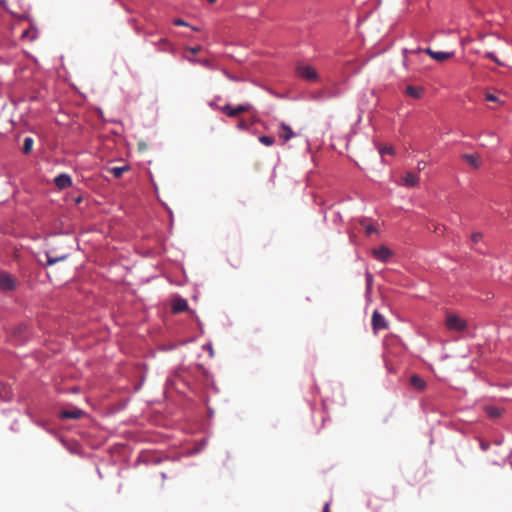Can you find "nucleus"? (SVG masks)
Returning a JSON list of instances; mask_svg holds the SVG:
<instances>
[{
    "instance_id": "obj_1",
    "label": "nucleus",
    "mask_w": 512,
    "mask_h": 512,
    "mask_svg": "<svg viewBox=\"0 0 512 512\" xmlns=\"http://www.w3.org/2000/svg\"><path fill=\"white\" fill-rule=\"evenodd\" d=\"M445 325L447 329L458 332L464 331L467 328L466 320L453 313L446 314Z\"/></svg>"
},
{
    "instance_id": "obj_2",
    "label": "nucleus",
    "mask_w": 512,
    "mask_h": 512,
    "mask_svg": "<svg viewBox=\"0 0 512 512\" xmlns=\"http://www.w3.org/2000/svg\"><path fill=\"white\" fill-rule=\"evenodd\" d=\"M296 74L300 78L310 82H315L319 79L316 69L308 64H298L296 67Z\"/></svg>"
},
{
    "instance_id": "obj_3",
    "label": "nucleus",
    "mask_w": 512,
    "mask_h": 512,
    "mask_svg": "<svg viewBox=\"0 0 512 512\" xmlns=\"http://www.w3.org/2000/svg\"><path fill=\"white\" fill-rule=\"evenodd\" d=\"M252 109V105L249 103L239 104L235 107L230 104H226L221 108V111L230 118L238 117L241 113L249 112Z\"/></svg>"
},
{
    "instance_id": "obj_4",
    "label": "nucleus",
    "mask_w": 512,
    "mask_h": 512,
    "mask_svg": "<svg viewBox=\"0 0 512 512\" xmlns=\"http://www.w3.org/2000/svg\"><path fill=\"white\" fill-rule=\"evenodd\" d=\"M16 280L6 272H0V289L3 291H10L15 289Z\"/></svg>"
},
{
    "instance_id": "obj_5",
    "label": "nucleus",
    "mask_w": 512,
    "mask_h": 512,
    "mask_svg": "<svg viewBox=\"0 0 512 512\" xmlns=\"http://www.w3.org/2000/svg\"><path fill=\"white\" fill-rule=\"evenodd\" d=\"M461 159L474 169H479L482 165L481 157L477 153H464L461 155Z\"/></svg>"
},
{
    "instance_id": "obj_6",
    "label": "nucleus",
    "mask_w": 512,
    "mask_h": 512,
    "mask_svg": "<svg viewBox=\"0 0 512 512\" xmlns=\"http://www.w3.org/2000/svg\"><path fill=\"white\" fill-rule=\"evenodd\" d=\"M372 327L375 331L383 330L388 327L384 316L380 314L378 311H374L372 315Z\"/></svg>"
},
{
    "instance_id": "obj_7",
    "label": "nucleus",
    "mask_w": 512,
    "mask_h": 512,
    "mask_svg": "<svg viewBox=\"0 0 512 512\" xmlns=\"http://www.w3.org/2000/svg\"><path fill=\"white\" fill-rule=\"evenodd\" d=\"M425 52L438 62H443L454 55V52H436L430 48L425 49Z\"/></svg>"
},
{
    "instance_id": "obj_8",
    "label": "nucleus",
    "mask_w": 512,
    "mask_h": 512,
    "mask_svg": "<svg viewBox=\"0 0 512 512\" xmlns=\"http://www.w3.org/2000/svg\"><path fill=\"white\" fill-rule=\"evenodd\" d=\"M373 255L376 259H378L382 262H387L389 260V258L391 257L392 252L390 251L389 248H387L385 246H381V247L373 250Z\"/></svg>"
},
{
    "instance_id": "obj_9",
    "label": "nucleus",
    "mask_w": 512,
    "mask_h": 512,
    "mask_svg": "<svg viewBox=\"0 0 512 512\" xmlns=\"http://www.w3.org/2000/svg\"><path fill=\"white\" fill-rule=\"evenodd\" d=\"M54 182L59 189H66L72 185L71 177L67 174L58 175Z\"/></svg>"
},
{
    "instance_id": "obj_10",
    "label": "nucleus",
    "mask_w": 512,
    "mask_h": 512,
    "mask_svg": "<svg viewBox=\"0 0 512 512\" xmlns=\"http://www.w3.org/2000/svg\"><path fill=\"white\" fill-rule=\"evenodd\" d=\"M84 415V412L79 408H73L72 410H62L60 416L62 419H80Z\"/></svg>"
},
{
    "instance_id": "obj_11",
    "label": "nucleus",
    "mask_w": 512,
    "mask_h": 512,
    "mask_svg": "<svg viewBox=\"0 0 512 512\" xmlns=\"http://www.w3.org/2000/svg\"><path fill=\"white\" fill-rule=\"evenodd\" d=\"M188 309V303L183 298H176L172 302V312L173 313H181Z\"/></svg>"
},
{
    "instance_id": "obj_12",
    "label": "nucleus",
    "mask_w": 512,
    "mask_h": 512,
    "mask_svg": "<svg viewBox=\"0 0 512 512\" xmlns=\"http://www.w3.org/2000/svg\"><path fill=\"white\" fill-rule=\"evenodd\" d=\"M423 92H424V89L422 87L412 86V85H408L405 90V93L414 99L421 98L423 95Z\"/></svg>"
},
{
    "instance_id": "obj_13",
    "label": "nucleus",
    "mask_w": 512,
    "mask_h": 512,
    "mask_svg": "<svg viewBox=\"0 0 512 512\" xmlns=\"http://www.w3.org/2000/svg\"><path fill=\"white\" fill-rule=\"evenodd\" d=\"M419 178L415 173L407 172L403 177V185L407 187H415L418 185Z\"/></svg>"
},
{
    "instance_id": "obj_14",
    "label": "nucleus",
    "mask_w": 512,
    "mask_h": 512,
    "mask_svg": "<svg viewBox=\"0 0 512 512\" xmlns=\"http://www.w3.org/2000/svg\"><path fill=\"white\" fill-rule=\"evenodd\" d=\"M410 385L418 391H423L426 388V382L416 374L410 377Z\"/></svg>"
},
{
    "instance_id": "obj_15",
    "label": "nucleus",
    "mask_w": 512,
    "mask_h": 512,
    "mask_svg": "<svg viewBox=\"0 0 512 512\" xmlns=\"http://www.w3.org/2000/svg\"><path fill=\"white\" fill-rule=\"evenodd\" d=\"M281 131L279 132V137L284 141H289L293 136L294 133L290 126L286 125L285 123L281 124Z\"/></svg>"
},
{
    "instance_id": "obj_16",
    "label": "nucleus",
    "mask_w": 512,
    "mask_h": 512,
    "mask_svg": "<svg viewBox=\"0 0 512 512\" xmlns=\"http://www.w3.org/2000/svg\"><path fill=\"white\" fill-rule=\"evenodd\" d=\"M47 257V265H53L59 261H63L67 258L66 254L60 255V256H52L50 253H46Z\"/></svg>"
},
{
    "instance_id": "obj_17",
    "label": "nucleus",
    "mask_w": 512,
    "mask_h": 512,
    "mask_svg": "<svg viewBox=\"0 0 512 512\" xmlns=\"http://www.w3.org/2000/svg\"><path fill=\"white\" fill-rule=\"evenodd\" d=\"M128 169V166L112 167L109 171L115 178H120L125 171H128Z\"/></svg>"
},
{
    "instance_id": "obj_18",
    "label": "nucleus",
    "mask_w": 512,
    "mask_h": 512,
    "mask_svg": "<svg viewBox=\"0 0 512 512\" xmlns=\"http://www.w3.org/2000/svg\"><path fill=\"white\" fill-rule=\"evenodd\" d=\"M159 45H161L160 50L165 52H172L173 46L172 44L165 38L160 39Z\"/></svg>"
},
{
    "instance_id": "obj_19",
    "label": "nucleus",
    "mask_w": 512,
    "mask_h": 512,
    "mask_svg": "<svg viewBox=\"0 0 512 512\" xmlns=\"http://www.w3.org/2000/svg\"><path fill=\"white\" fill-rule=\"evenodd\" d=\"M33 143H34V141L31 137H26L24 139V143H23V153H25V154L30 153L33 148Z\"/></svg>"
},
{
    "instance_id": "obj_20",
    "label": "nucleus",
    "mask_w": 512,
    "mask_h": 512,
    "mask_svg": "<svg viewBox=\"0 0 512 512\" xmlns=\"http://www.w3.org/2000/svg\"><path fill=\"white\" fill-rule=\"evenodd\" d=\"M259 141L265 146H272L275 143V139L273 137L266 135L260 136Z\"/></svg>"
},
{
    "instance_id": "obj_21",
    "label": "nucleus",
    "mask_w": 512,
    "mask_h": 512,
    "mask_svg": "<svg viewBox=\"0 0 512 512\" xmlns=\"http://www.w3.org/2000/svg\"><path fill=\"white\" fill-rule=\"evenodd\" d=\"M379 152L381 155H385V154L393 155L394 148H393V146H383V147H380Z\"/></svg>"
},
{
    "instance_id": "obj_22",
    "label": "nucleus",
    "mask_w": 512,
    "mask_h": 512,
    "mask_svg": "<svg viewBox=\"0 0 512 512\" xmlns=\"http://www.w3.org/2000/svg\"><path fill=\"white\" fill-rule=\"evenodd\" d=\"M483 235L481 232H475L471 235V240L473 243H478L482 239Z\"/></svg>"
},
{
    "instance_id": "obj_23",
    "label": "nucleus",
    "mask_w": 512,
    "mask_h": 512,
    "mask_svg": "<svg viewBox=\"0 0 512 512\" xmlns=\"http://www.w3.org/2000/svg\"><path fill=\"white\" fill-rule=\"evenodd\" d=\"M198 64L204 66V67H207V68H212V63L210 60L208 59H199L198 60Z\"/></svg>"
},
{
    "instance_id": "obj_24",
    "label": "nucleus",
    "mask_w": 512,
    "mask_h": 512,
    "mask_svg": "<svg viewBox=\"0 0 512 512\" xmlns=\"http://www.w3.org/2000/svg\"><path fill=\"white\" fill-rule=\"evenodd\" d=\"M485 57H487V58L491 59L492 61L496 62V63H497V64H499V65H502V63L498 60V58H497V57L495 56V54H494V53H492V52H487V53L485 54Z\"/></svg>"
},
{
    "instance_id": "obj_25",
    "label": "nucleus",
    "mask_w": 512,
    "mask_h": 512,
    "mask_svg": "<svg viewBox=\"0 0 512 512\" xmlns=\"http://www.w3.org/2000/svg\"><path fill=\"white\" fill-rule=\"evenodd\" d=\"M365 232L368 236H370L372 233L376 232V229L373 225L367 224L365 225Z\"/></svg>"
},
{
    "instance_id": "obj_26",
    "label": "nucleus",
    "mask_w": 512,
    "mask_h": 512,
    "mask_svg": "<svg viewBox=\"0 0 512 512\" xmlns=\"http://www.w3.org/2000/svg\"><path fill=\"white\" fill-rule=\"evenodd\" d=\"M187 50L192 53L193 55L199 53L202 50V47L200 45L195 47H188Z\"/></svg>"
},
{
    "instance_id": "obj_27",
    "label": "nucleus",
    "mask_w": 512,
    "mask_h": 512,
    "mask_svg": "<svg viewBox=\"0 0 512 512\" xmlns=\"http://www.w3.org/2000/svg\"><path fill=\"white\" fill-rule=\"evenodd\" d=\"M485 99L487 101H491V102H498L499 101V99L494 94H491V93H486L485 94Z\"/></svg>"
},
{
    "instance_id": "obj_28",
    "label": "nucleus",
    "mask_w": 512,
    "mask_h": 512,
    "mask_svg": "<svg viewBox=\"0 0 512 512\" xmlns=\"http://www.w3.org/2000/svg\"><path fill=\"white\" fill-rule=\"evenodd\" d=\"M173 23H174V25H176V26H189V25H188V23H187L186 21H184L183 19H180V18L175 19V20L173 21Z\"/></svg>"
},
{
    "instance_id": "obj_29",
    "label": "nucleus",
    "mask_w": 512,
    "mask_h": 512,
    "mask_svg": "<svg viewBox=\"0 0 512 512\" xmlns=\"http://www.w3.org/2000/svg\"><path fill=\"white\" fill-rule=\"evenodd\" d=\"M237 126L239 129H242V130H245L248 128V124L245 120H240Z\"/></svg>"
},
{
    "instance_id": "obj_30",
    "label": "nucleus",
    "mask_w": 512,
    "mask_h": 512,
    "mask_svg": "<svg viewBox=\"0 0 512 512\" xmlns=\"http://www.w3.org/2000/svg\"><path fill=\"white\" fill-rule=\"evenodd\" d=\"M426 167V163L424 161H419L417 164L418 171H422Z\"/></svg>"
},
{
    "instance_id": "obj_31",
    "label": "nucleus",
    "mask_w": 512,
    "mask_h": 512,
    "mask_svg": "<svg viewBox=\"0 0 512 512\" xmlns=\"http://www.w3.org/2000/svg\"><path fill=\"white\" fill-rule=\"evenodd\" d=\"M489 413H490V415H491L492 417H497V416H499V415H500V413L498 412V410H497V409H491V410L489 411Z\"/></svg>"
},
{
    "instance_id": "obj_32",
    "label": "nucleus",
    "mask_w": 512,
    "mask_h": 512,
    "mask_svg": "<svg viewBox=\"0 0 512 512\" xmlns=\"http://www.w3.org/2000/svg\"><path fill=\"white\" fill-rule=\"evenodd\" d=\"M366 278H367L368 286H370L371 285V281H372V274L367 272L366 273Z\"/></svg>"
},
{
    "instance_id": "obj_33",
    "label": "nucleus",
    "mask_w": 512,
    "mask_h": 512,
    "mask_svg": "<svg viewBox=\"0 0 512 512\" xmlns=\"http://www.w3.org/2000/svg\"><path fill=\"white\" fill-rule=\"evenodd\" d=\"M223 73L231 80H236L235 77H233L232 75H230L226 70L223 71Z\"/></svg>"
},
{
    "instance_id": "obj_34",
    "label": "nucleus",
    "mask_w": 512,
    "mask_h": 512,
    "mask_svg": "<svg viewBox=\"0 0 512 512\" xmlns=\"http://www.w3.org/2000/svg\"><path fill=\"white\" fill-rule=\"evenodd\" d=\"M4 390L5 386L0 382V397H2Z\"/></svg>"
},
{
    "instance_id": "obj_35",
    "label": "nucleus",
    "mask_w": 512,
    "mask_h": 512,
    "mask_svg": "<svg viewBox=\"0 0 512 512\" xmlns=\"http://www.w3.org/2000/svg\"><path fill=\"white\" fill-rule=\"evenodd\" d=\"M198 60H199V59H196V58H194V57H189V58H188V61H189V62H191V63H198Z\"/></svg>"
},
{
    "instance_id": "obj_36",
    "label": "nucleus",
    "mask_w": 512,
    "mask_h": 512,
    "mask_svg": "<svg viewBox=\"0 0 512 512\" xmlns=\"http://www.w3.org/2000/svg\"><path fill=\"white\" fill-rule=\"evenodd\" d=\"M323 512H330L329 504H326V505L324 506Z\"/></svg>"
},
{
    "instance_id": "obj_37",
    "label": "nucleus",
    "mask_w": 512,
    "mask_h": 512,
    "mask_svg": "<svg viewBox=\"0 0 512 512\" xmlns=\"http://www.w3.org/2000/svg\"><path fill=\"white\" fill-rule=\"evenodd\" d=\"M216 0H208L209 3H214Z\"/></svg>"
}]
</instances>
